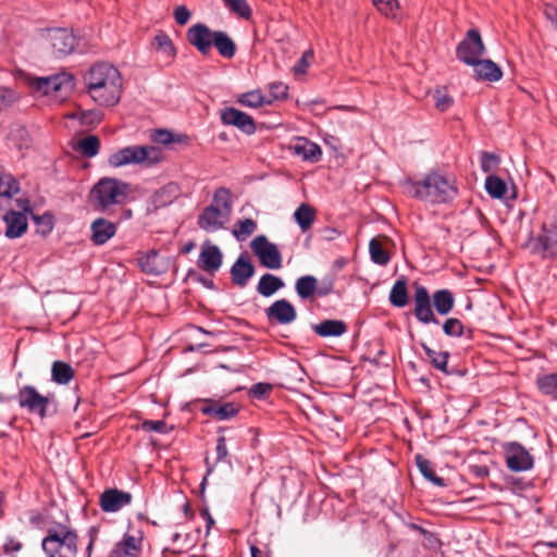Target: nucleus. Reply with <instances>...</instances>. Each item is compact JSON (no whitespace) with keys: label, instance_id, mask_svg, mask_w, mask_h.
<instances>
[{"label":"nucleus","instance_id":"10","mask_svg":"<svg viewBox=\"0 0 557 557\" xmlns=\"http://www.w3.org/2000/svg\"><path fill=\"white\" fill-rule=\"evenodd\" d=\"M484 53L485 46L476 28L469 29L456 47L457 59L469 66L480 60Z\"/></svg>","mask_w":557,"mask_h":557},{"label":"nucleus","instance_id":"37","mask_svg":"<svg viewBox=\"0 0 557 557\" xmlns=\"http://www.w3.org/2000/svg\"><path fill=\"white\" fill-rule=\"evenodd\" d=\"M294 219L302 232L308 231L315 220V210L308 203H301L294 212Z\"/></svg>","mask_w":557,"mask_h":557},{"label":"nucleus","instance_id":"14","mask_svg":"<svg viewBox=\"0 0 557 557\" xmlns=\"http://www.w3.org/2000/svg\"><path fill=\"white\" fill-rule=\"evenodd\" d=\"M202 406L200 412L216 421H226L235 418L240 412V405L233 401H223L221 399L203 398L200 399Z\"/></svg>","mask_w":557,"mask_h":557},{"label":"nucleus","instance_id":"7","mask_svg":"<svg viewBox=\"0 0 557 557\" xmlns=\"http://www.w3.org/2000/svg\"><path fill=\"white\" fill-rule=\"evenodd\" d=\"M164 159L161 148L151 145L126 146L111 153L108 163L112 168L143 164L147 168L159 164Z\"/></svg>","mask_w":557,"mask_h":557},{"label":"nucleus","instance_id":"22","mask_svg":"<svg viewBox=\"0 0 557 557\" xmlns=\"http://www.w3.org/2000/svg\"><path fill=\"white\" fill-rule=\"evenodd\" d=\"M289 150L294 156L300 157L302 161L310 163H317L322 158L321 147L306 137H298L295 143L289 146Z\"/></svg>","mask_w":557,"mask_h":557},{"label":"nucleus","instance_id":"62","mask_svg":"<svg viewBox=\"0 0 557 557\" xmlns=\"http://www.w3.org/2000/svg\"><path fill=\"white\" fill-rule=\"evenodd\" d=\"M190 16L191 12L186 5H177L174 10V18L180 26L187 24Z\"/></svg>","mask_w":557,"mask_h":557},{"label":"nucleus","instance_id":"43","mask_svg":"<svg viewBox=\"0 0 557 557\" xmlns=\"http://www.w3.org/2000/svg\"><path fill=\"white\" fill-rule=\"evenodd\" d=\"M211 205H215V208H220L230 215L233 206L231 190L226 187L216 188Z\"/></svg>","mask_w":557,"mask_h":557},{"label":"nucleus","instance_id":"15","mask_svg":"<svg viewBox=\"0 0 557 557\" xmlns=\"http://www.w3.org/2000/svg\"><path fill=\"white\" fill-rule=\"evenodd\" d=\"M264 314L270 324L287 325L293 323L297 318L295 306L285 298L272 302L265 308Z\"/></svg>","mask_w":557,"mask_h":557},{"label":"nucleus","instance_id":"51","mask_svg":"<svg viewBox=\"0 0 557 557\" xmlns=\"http://www.w3.org/2000/svg\"><path fill=\"white\" fill-rule=\"evenodd\" d=\"M150 138L153 143L161 144V145H169L174 141L182 143L184 140L185 136L178 135L177 137H175L171 131H168L165 128H159V129H154L151 133Z\"/></svg>","mask_w":557,"mask_h":557},{"label":"nucleus","instance_id":"52","mask_svg":"<svg viewBox=\"0 0 557 557\" xmlns=\"http://www.w3.org/2000/svg\"><path fill=\"white\" fill-rule=\"evenodd\" d=\"M500 157L494 152L481 151L480 152V168L482 172L490 173L498 168Z\"/></svg>","mask_w":557,"mask_h":557},{"label":"nucleus","instance_id":"19","mask_svg":"<svg viewBox=\"0 0 557 557\" xmlns=\"http://www.w3.org/2000/svg\"><path fill=\"white\" fill-rule=\"evenodd\" d=\"M120 222H112L106 218H97L90 224V242L95 246H103L117 232Z\"/></svg>","mask_w":557,"mask_h":557},{"label":"nucleus","instance_id":"35","mask_svg":"<svg viewBox=\"0 0 557 557\" xmlns=\"http://www.w3.org/2000/svg\"><path fill=\"white\" fill-rule=\"evenodd\" d=\"M318 280L313 275H304L296 280L295 292L302 299H312L317 296Z\"/></svg>","mask_w":557,"mask_h":557},{"label":"nucleus","instance_id":"46","mask_svg":"<svg viewBox=\"0 0 557 557\" xmlns=\"http://www.w3.org/2000/svg\"><path fill=\"white\" fill-rule=\"evenodd\" d=\"M257 228V223L251 218H246L243 220H238L233 230V236L237 240H244L248 236H250Z\"/></svg>","mask_w":557,"mask_h":557},{"label":"nucleus","instance_id":"53","mask_svg":"<svg viewBox=\"0 0 557 557\" xmlns=\"http://www.w3.org/2000/svg\"><path fill=\"white\" fill-rule=\"evenodd\" d=\"M216 459L215 462L212 465H218L220 462L227 463L230 467H232V461L230 458V453L226 446V437L224 435H219L216 438Z\"/></svg>","mask_w":557,"mask_h":557},{"label":"nucleus","instance_id":"33","mask_svg":"<svg viewBox=\"0 0 557 557\" xmlns=\"http://www.w3.org/2000/svg\"><path fill=\"white\" fill-rule=\"evenodd\" d=\"M421 347L425 356L430 360L431 364L433 366V368L447 375L455 373L454 370H449L447 368L448 359L450 357V354L448 351H436L435 349H432L424 343H421Z\"/></svg>","mask_w":557,"mask_h":557},{"label":"nucleus","instance_id":"27","mask_svg":"<svg viewBox=\"0 0 557 557\" xmlns=\"http://www.w3.org/2000/svg\"><path fill=\"white\" fill-rule=\"evenodd\" d=\"M311 330L321 338L341 337L348 331V325L344 320L326 319L312 323Z\"/></svg>","mask_w":557,"mask_h":557},{"label":"nucleus","instance_id":"31","mask_svg":"<svg viewBox=\"0 0 557 557\" xmlns=\"http://www.w3.org/2000/svg\"><path fill=\"white\" fill-rule=\"evenodd\" d=\"M535 385L542 395L557 400V371L539 373L535 377Z\"/></svg>","mask_w":557,"mask_h":557},{"label":"nucleus","instance_id":"50","mask_svg":"<svg viewBox=\"0 0 557 557\" xmlns=\"http://www.w3.org/2000/svg\"><path fill=\"white\" fill-rule=\"evenodd\" d=\"M372 4L388 18L395 20L398 15L399 3L397 0H372Z\"/></svg>","mask_w":557,"mask_h":557},{"label":"nucleus","instance_id":"40","mask_svg":"<svg viewBox=\"0 0 557 557\" xmlns=\"http://www.w3.org/2000/svg\"><path fill=\"white\" fill-rule=\"evenodd\" d=\"M485 190L493 199H503L507 194V184L503 178L495 174H491L485 178Z\"/></svg>","mask_w":557,"mask_h":557},{"label":"nucleus","instance_id":"17","mask_svg":"<svg viewBox=\"0 0 557 557\" xmlns=\"http://www.w3.org/2000/svg\"><path fill=\"white\" fill-rule=\"evenodd\" d=\"M221 121L224 125L237 127L246 135H252L257 129L255 120L249 114L233 107L221 110Z\"/></svg>","mask_w":557,"mask_h":557},{"label":"nucleus","instance_id":"13","mask_svg":"<svg viewBox=\"0 0 557 557\" xmlns=\"http://www.w3.org/2000/svg\"><path fill=\"white\" fill-rule=\"evenodd\" d=\"M30 86L36 91L41 92L45 96H49L63 90H71L74 87V77L67 73L46 77H35L30 81Z\"/></svg>","mask_w":557,"mask_h":557},{"label":"nucleus","instance_id":"36","mask_svg":"<svg viewBox=\"0 0 557 557\" xmlns=\"http://www.w3.org/2000/svg\"><path fill=\"white\" fill-rule=\"evenodd\" d=\"M414 459L416 465L424 479L432 482L434 485L438 487L446 486L445 480L436 474L429 459H426L421 454L416 455Z\"/></svg>","mask_w":557,"mask_h":557},{"label":"nucleus","instance_id":"54","mask_svg":"<svg viewBox=\"0 0 557 557\" xmlns=\"http://www.w3.org/2000/svg\"><path fill=\"white\" fill-rule=\"evenodd\" d=\"M273 386L270 383L259 382L252 384L248 391V395L253 399H264L272 392Z\"/></svg>","mask_w":557,"mask_h":557},{"label":"nucleus","instance_id":"64","mask_svg":"<svg viewBox=\"0 0 557 557\" xmlns=\"http://www.w3.org/2000/svg\"><path fill=\"white\" fill-rule=\"evenodd\" d=\"M469 472L476 479L484 480L490 475V468L485 465H470Z\"/></svg>","mask_w":557,"mask_h":557},{"label":"nucleus","instance_id":"12","mask_svg":"<svg viewBox=\"0 0 557 557\" xmlns=\"http://www.w3.org/2000/svg\"><path fill=\"white\" fill-rule=\"evenodd\" d=\"M52 53L57 58L69 55L77 51L78 38L67 28H51L47 34Z\"/></svg>","mask_w":557,"mask_h":557},{"label":"nucleus","instance_id":"41","mask_svg":"<svg viewBox=\"0 0 557 557\" xmlns=\"http://www.w3.org/2000/svg\"><path fill=\"white\" fill-rule=\"evenodd\" d=\"M443 332L449 337L466 336L467 338H472L473 336V330L468 329L466 331L462 322L457 318L446 319V321L443 323Z\"/></svg>","mask_w":557,"mask_h":557},{"label":"nucleus","instance_id":"29","mask_svg":"<svg viewBox=\"0 0 557 557\" xmlns=\"http://www.w3.org/2000/svg\"><path fill=\"white\" fill-rule=\"evenodd\" d=\"M181 188L177 183L171 182L160 187L154 191L151 197V202L154 209H161L171 205L178 198Z\"/></svg>","mask_w":557,"mask_h":557},{"label":"nucleus","instance_id":"6","mask_svg":"<svg viewBox=\"0 0 557 557\" xmlns=\"http://www.w3.org/2000/svg\"><path fill=\"white\" fill-rule=\"evenodd\" d=\"M78 533L71 525L54 522L49 527L41 541L46 557H77Z\"/></svg>","mask_w":557,"mask_h":557},{"label":"nucleus","instance_id":"28","mask_svg":"<svg viewBox=\"0 0 557 557\" xmlns=\"http://www.w3.org/2000/svg\"><path fill=\"white\" fill-rule=\"evenodd\" d=\"M137 263L141 272L148 275L159 276L166 270L157 249L140 253Z\"/></svg>","mask_w":557,"mask_h":557},{"label":"nucleus","instance_id":"3","mask_svg":"<svg viewBox=\"0 0 557 557\" xmlns=\"http://www.w3.org/2000/svg\"><path fill=\"white\" fill-rule=\"evenodd\" d=\"M414 317L422 324H440L432 306L440 315H447L455 306V296L450 289L443 288L434 292L431 297L423 285L416 284L414 294Z\"/></svg>","mask_w":557,"mask_h":557},{"label":"nucleus","instance_id":"8","mask_svg":"<svg viewBox=\"0 0 557 557\" xmlns=\"http://www.w3.org/2000/svg\"><path fill=\"white\" fill-rule=\"evenodd\" d=\"M16 399L21 408H25L29 413L39 416L41 419L54 413L49 412L50 399L41 395L34 386L24 385L17 392Z\"/></svg>","mask_w":557,"mask_h":557},{"label":"nucleus","instance_id":"25","mask_svg":"<svg viewBox=\"0 0 557 557\" xmlns=\"http://www.w3.org/2000/svg\"><path fill=\"white\" fill-rule=\"evenodd\" d=\"M7 225L4 235L9 239L22 237L28 227L27 219L24 212L10 210L3 215Z\"/></svg>","mask_w":557,"mask_h":557},{"label":"nucleus","instance_id":"20","mask_svg":"<svg viewBox=\"0 0 557 557\" xmlns=\"http://www.w3.org/2000/svg\"><path fill=\"white\" fill-rule=\"evenodd\" d=\"M228 216L226 212L222 211L220 208H215V205H209L198 215L197 224L206 232H216L223 228Z\"/></svg>","mask_w":557,"mask_h":557},{"label":"nucleus","instance_id":"5","mask_svg":"<svg viewBox=\"0 0 557 557\" xmlns=\"http://www.w3.org/2000/svg\"><path fill=\"white\" fill-rule=\"evenodd\" d=\"M524 247L542 260L557 259V210L546 212L539 232H530Z\"/></svg>","mask_w":557,"mask_h":557},{"label":"nucleus","instance_id":"47","mask_svg":"<svg viewBox=\"0 0 557 557\" xmlns=\"http://www.w3.org/2000/svg\"><path fill=\"white\" fill-rule=\"evenodd\" d=\"M225 8L237 16L250 20L252 16V10L247 0H222Z\"/></svg>","mask_w":557,"mask_h":557},{"label":"nucleus","instance_id":"58","mask_svg":"<svg viewBox=\"0 0 557 557\" xmlns=\"http://www.w3.org/2000/svg\"><path fill=\"white\" fill-rule=\"evenodd\" d=\"M141 429L146 432H157L160 434H168L169 428L163 420H145L141 423Z\"/></svg>","mask_w":557,"mask_h":557},{"label":"nucleus","instance_id":"4","mask_svg":"<svg viewBox=\"0 0 557 557\" xmlns=\"http://www.w3.org/2000/svg\"><path fill=\"white\" fill-rule=\"evenodd\" d=\"M132 191L131 184L115 177H101L90 189L88 200L99 212L124 205Z\"/></svg>","mask_w":557,"mask_h":557},{"label":"nucleus","instance_id":"34","mask_svg":"<svg viewBox=\"0 0 557 557\" xmlns=\"http://www.w3.org/2000/svg\"><path fill=\"white\" fill-rule=\"evenodd\" d=\"M388 300L391 305L395 308H404L408 305V289H407V278L405 276H400L389 292Z\"/></svg>","mask_w":557,"mask_h":557},{"label":"nucleus","instance_id":"57","mask_svg":"<svg viewBox=\"0 0 557 557\" xmlns=\"http://www.w3.org/2000/svg\"><path fill=\"white\" fill-rule=\"evenodd\" d=\"M313 51L311 49L309 50H306L302 55L300 57V59L295 63V65L293 66V72L295 75H302L307 72L309 65H310V60L313 59Z\"/></svg>","mask_w":557,"mask_h":557},{"label":"nucleus","instance_id":"44","mask_svg":"<svg viewBox=\"0 0 557 557\" xmlns=\"http://www.w3.org/2000/svg\"><path fill=\"white\" fill-rule=\"evenodd\" d=\"M152 44L156 46L158 51L163 52L168 58H175L177 51L176 48L170 38V36L160 30L154 37Z\"/></svg>","mask_w":557,"mask_h":557},{"label":"nucleus","instance_id":"39","mask_svg":"<svg viewBox=\"0 0 557 557\" xmlns=\"http://www.w3.org/2000/svg\"><path fill=\"white\" fill-rule=\"evenodd\" d=\"M74 369L64 361H54L51 368L52 381L57 384H67L74 377Z\"/></svg>","mask_w":557,"mask_h":557},{"label":"nucleus","instance_id":"48","mask_svg":"<svg viewBox=\"0 0 557 557\" xmlns=\"http://www.w3.org/2000/svg\"><path fill=\"white\" fill-rule=\"evenodd\" d=\"M18 190L20 184L11 174H0V197L10 198Z\"/></svg>","mask_w":557,"mask_h":557},{"label":"nucleus","instance_id":"45","mask_svg":"<svg viewBox=\"0 0 557 557\" xmlns=\"http://www.w3.org/2000/svg\"><path fill=\"white\" fill-rule=\"evenodd\" d=\"M369 252L371 261L377 265H386L391 260L389 253L382 247L376 238L370 240Z\"/></svg>","mask_w":557,"mask_h":557},{"label":"nucleus","instance_id":"38","mask_svg":"<svg viewBox=\"0 0 557 557\" xmlns=\"http://www.w3.org/2000/svg\"><path fill=\"white\" fill-rule=\"evenodd\" d=\"M237 102L243 107H248V108H253V109L260 108L262 106L272 104V100H269V98H267L261 92L260 89H255V90H250V91L242 94L238 97Z\"/></svg>","mask_w":557,"mask_h":557},{"label":"nucleus","instance_id":"26","mask_svg":"<svg viewBox=\"0 0 557 557\" xmlns=\"http://www.w3.org/2000/svg\"><path fill=\"white\" fill-rule=\"evenodd\" d=\"M471 66H473L474 78L476 81L494 83L503 77L500 66L491 59L476 60Z\"/></svg>","mask_w":557,"mask_h":557},{"label":"nucleus","instance_id":"21","mask_svg":"<svg viewBox=\"0 0 557 557\" xmlns=\"http://www.w3.org/2000/svg\"><path fill=\"white\" fill-rule=\"evenodd\" d=\"M255 272L256 268L247 253H240L230 270L232 283L244 288L255 275Z\"/></svg>","mask_w":557,"mask_h":557},{"label":"nucleus","instance_id":"56","mask_svg":"<svg viewBox=\"0 0 557 557\" xmlns=\"http://www.w3.org/2000/svg\"><path fill=\"white\" fill-rule=\"evenodd\" d=\"M335 278L333 275H325L318 284L317 297L324 298L334 293Z\"/></svg>","mask_w":557,"mask_h":557},{"label":"nucleus","instance_id":"23","mask_svg":"<svg viewBox=\"0 0 557 557\" xmlns=\"http://www.w3.org/2000/svg\"><path fill=\"white\" fill-rule=\"evenodd\" d=\"M223 255L221 249L213 244L207 243L202 246L198 258V267L211 274H214L222 265Z\"/></svg>","mask_w":557,"mask_h":557},{"label":"nucleus","instance_id":"55","mask_svg":"<svg viewBox=\"0 0 557 557\" xmlns=\"http://www.w3.org/2000/svg\"><path fill=\"white\" fill-rule=\"evenodd\" d=\"M271 98L269 100H284L288 97V86L282 82H273L269 84Z\"/></svg>","mask_w":557,"mask_h":557},{"label":"nucleus","instance_id":"24","mask_svg":"<svg viewBox=\"0 0 557 557\" xmlns=\"http://www.w3.org/2000/svg\"><path fill=\"white\" fill-rule=\"evenodd\" d=\"M143 549V537H135L125 533L120 542H116L108 557H138Z\"/></svg>","mask_w":557,"mask_h":557},{"label":"nucleus","instance_id":"42","mask_svg":"<svg viewBox=\"0 0 557 557\" xmlns=\"http://www.w3.org/2000/svg\"><path fill=\"white\" fill-rule=\"evenodd\" d=\"M76 149L86 158H94L99 153L100 139L96 135H88L81 138Z\"/></svg>","mask_w":557,"mask_h":557},{"label":"nucleus","instance_id":"11","mask_svg":"<svg viewBox=\"0 0 557 557\" xmlns=\"http://www.w3.org/2000/svg\"><path fill=\"white\" fill-rule=\"evenodd\" d=\"M250 247L262 267L271 270L282 268V255L277 246L269 242L267 236L259 235L255 237L250 243Z\"/></svg>","mask_w":557,"mask_h":557},{"label":"nucleus","instance_id":"1","mask_svg":"<svg viewBox=\"0 0 557 557\" xmlns=\"http://www.w3.org/2000/svg\"><path fill=\"white\" fill-rule=\"evenodd\" d=\"M90 98L102 107H113L122 96L123 78L120 71L108 62H97L84 76Z\"/></svg>","mask_w":557,"mask_h":557},{"label":"nucleus","instance_id":"9","mask_svg":"<svg viewBox=\"0 0 557 557\" xmlns=\"http://www.w3.org/2000/svg\"><path fill=\"white\" fill-rule=\"evenodd\" d=\"M502 447L506 467L511 472H525L533 469L534 457L521 443L506 442Z\"/></svg>","mask_w":557,"mask_h":557},{"label":"nucleus","instance_id":"63","mask_svg":"<svg viewBox=\"0 0 557 557\" xmlns=\"http://www.w3.org/2000/svg\"><path fill=\"white\" fill-rule=\"evenodd\" d=\"M543 13L545 17L557 29V2H549L544 4Z\"/></svg>","mask_w":557,"mask_h":557},{"label":"nucleus","instance_id":"32","mask_svg":"<svg viewBox=\"0 0 557 557\" xmlns=\"http://www.w3.org/2000/svg\"><path fill=\"white\" fill-rule=\"evenodd\" d=\"M284 286L285 283L282 280V277L274 275L272 273H264L263 275H261L257 284V292L261 296L269 298L280 289H282Z\"/></svg>","mask_w":557,"mask_h":557},{"label":"nucleus","instance_id":"16","mask_svg":"<svg viewBox=\"0 0 557 557\" xmlns=\"http://www.w3.org/2000/svg\"><path fill=\"white\" fill-rule=\"evenodd\" d=\"M214 30L205 23H197L186 32V39L201 55H208L212 47Z\"/></svg>","mask_w":557,"mask_h":557},{"label":"nucleus","instance_id":"60","mask_svg":"<svg viewBox=\"0 0 557 557\" xmlns=\"http://www.w3.org/2000/svg\"><path fill=\"white\" fill-rule=\"evenodd\" d=\"M103 119V113L100 110L94 109V110H87L82 115V122L83 124L89 125H96L99 124Z\"/></svg>","mask_w":557,"mask_h":557},{"label":"nucleus","instance_id":"61","mask_svg":"<svg viewBox=\"0 0 557 557\" xmlns=\"http://www.w3.org/2000/svg\"><path fill=\"white\" fill-rule=\"evenodd\" d=\"M3 553L13 556L23 548V543L13 536H8L3 543Z\"/></svg>","mask_w":557,"mask_h":557},{"label":"nucleus","instance_id":"49","mask_svg":"<svg viewBox=\"0 0 557 557\" xmlns=\"http://www.w3.org/2000/svg\"><path fill=\"white\" fill-rule=\"evenodd\" d=\"M34 222L37 225V233L47 236L50 234L54 226V218L50 212H45L41 215L32 214Z\"/></svg>","mask_w":557,"mask_h":557},{"label":"nucleus","instance_id":"18","mask_svg":"<svg viewBox=\"0 0 557 557\" xmlns=\"http://www.w3.org/2000/svg\"><path fill=\"white\" fill-rule=\"evenodd\" d=\"M133 495L119 488L104 490L99 498V506L103 512H116L132 503Z\"/></svg>","mask_w":557,"mask_h":557},{"label":"nucleus","instance_id":"30","mask_svg":"<svg viewBox=\"0 0 557 557\" xmlns=\"http://www.w3.org/2000/svg\"><path fill=\"white\" fill-rule=\"evenodd\" d=\"M212 46L215 47L219 54L225 59H233L236 54V44L224 30H214V37L212 38Z\"/></svg>","mask_w":557,"mask_h":557},{"label":"nucleus","instance_id":"59","mask_svg":"<svg viewBox=\"0 0 557 557\" xmlns=\"http://www.w3.org/2000/svg\"><path fill=\"white\" fill-rule=\"evenodd\" d=\"M434 99H435V108L441 112L446 111L454 103V99L449 95H447L446 92H444L440 89H437L435 91Z\"/></svg>","mask_w":557,"mask_h":557},{"label":"nucleus","instance_id":"2","mask_svg":"<svg viewBox=\"0 0 557 557\" xmlns=\"http://www.w3.org/2000/svg\"><path fill=\"white\" fill-rule=\"evenodd\" d=\"M407 191L413 198L432 205H446L454 201L458 195L455 177L432 170L420 181L407 180Z\"/></svg>","mask_w":557,"mask_h":557}]
</instances>
